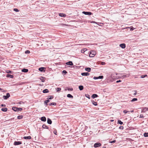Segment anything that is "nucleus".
<instances>
[{"label":"nucleus","instance_id":"obj_24","mask_svg":"<svg viewBox=\"0 0 148 148\" xmlns=\"http://www.w3.org/2000/svg\"><path fill=\"white\" fill-rule=\"evenodd\" d=\"M50 101L49 99H48L46 100H45L44 101V103L45 104V105H47V103L49 102Z\"/></svg>","mask_w":148,"mask_h":148},{"label":"nucleus","instance_id":"obj_45","mask_svg":"<svg viewBox=\"0 0 148 148\" xmlns=\"http://www.w3.org/2000/svg\"><path fill=\"white\" fill-rule=\"evenodd\" d=\"M30 53V51L29 50H27L25 51L26 53Z\"/></svg>","mask_w":148,"mask_h":148},{"label":"nucleus","instance_id":"obj_2","mask_svg":"<svg viewBox=\"0 0 148 148\" xmlns=\"http://www.w3.org/2000/svg\"><path fill=\"white\" fill-rule=\"evenodd\" d=\"M10 94L9 93H8L6 94V95L3 96V98L5 99H7L10 97Z\"/></svg>","mask_w":148,"mask_h":148},{"label":"nucleus","instance_id":"obj_6","mask_svg":"<svg viewBox=\"0 0 148 148\" xmlns=\"http://www.w3.org/2000/svg\"><path fill=\"white\" fill-rule=\"evenodd\" d=\"M119 46L123 49L125 48L126 47L124 43H122L120 44L119 45Z\"/></svg>","mask_w":148,"mask_h":148},{"label":"nucleus","instance_id":"obj_43","mask_svg":"<svg viewBox=\"0 0 148 148\" xmlns=\"http://www.w3.org/2000/svg\"><path fill=\"white\" fill-rule=\"evenodd\" d=\"M62 73H63L66 74L67 73V72L65 70H64L62 71Z\"/></svg>","mask_w":148,"mask_h":148},{"label":"nucleus","instance_id":"obj_14","mask_svg":"<svg viewBox=\"0 0 148 148\" xmlns=\"http://www.w3.org/2000/svg\"><path fill=\"white\" fill-rule=\"evenodd\" d=\"M45 69L44 67H41L39 68V70L40 71L42 72L45 71Z\"/></svg>","mask_w":148,"mask_h":148},{"label":"nucleus","instance_id":"obj_4","mask_svg":"<svg viewBox=\"0 0 148 148\" xmlns=\"http://www.w3.org/2000/svg\"><path fill=\"white\" fill-rule=\"evenodd\" d=\"M101 145V144L100 143H96L94 144V147L95 148L98 147H100Z\"/></svg>","mask_w":148,"mask_h":148},{"label":"nucleus","instance_id":"obj_37","mask_svg":"<svg viewBox=\"0 0 148 148\" xmlns=\"http://www.w3.org/2000/svg\"><path fill=\"white\" fill-rule=\"evenodd\" d=\"M98 77L99 79H102L103 78V76L102 75L99 76Z\"/></svg>","mask_w":148,"mask_h":148},{"label":"nucleus","instance_id":"obj_3","mask_svg":"<svg viewBox=\"0 0 148 148\" xmlns=\"http://www.w3.org/2000/svg\"><path fill=\"white\" fill-rule=\"evenodd\" d=\"M82 13L85 15H91L92 13L91 12H85L83 11L82 12Z\"/></svg>","mask_w":148,"mask_h":148},{"label":"nucleus","instance_id":"obj_56","mask_svg":"<svg viewBox=\"0 0 148 148\" xmlns=\"http://www.w3.org/2000/svg\"><path fill=\"white\" fill-rule=\"evenodd\" d=\"M102 148H106V147L105 146H103Z\"/></svg>","mask_w":148,"mask_h":148},{"label":"nucleus","instance_id":"obj_11","mask_svg":"<svg viewBox=\"0 0 148 148\" xmlns=\"http://www.w3.org/2000/svg\"><path fill=\"white\" fill-rule=\"evenodd\" d=\"M66 64L68 65H73V63L72 61H69L67 62Z\"/></svg>","mask_w":148,"mask_h":148},{"label":"nucleus","instance_id":"obj_18","mask_svg":"<svg viewBox=\"0 0 148 148\" xmlns=\"http://www.w3.org/2000/svg\"><path fill=\"white\" fill-rule=\"evenodd\" d=\"M45 78L44 77H41L40 78V79L41 81L42 82H45Z\"/></svg>","mask_w":148,"mask_h":148},{"label":"nucleus","instance_id":"obj_22","mask_svg":"<svg viewBox=\"0 0 148 148\" xmlns=\"http://www.w3.org/2000/svg\"><path fill=\"white\" fill-rule=\"evenodd\" d=\"M8 109L6 108H2L1 109V110L3 112H6L7 111Z\"/></svg>","mask_w":148,"mask_h":148},{"label":"nucleus","instance_id":"obj_35","mask_svg":"<svg viewBox=\"0 0 148 148\" xmlns=\"http://www.w3.org/2000/svg\"><path fill=\"white\" fill-rule=\"evenodd\" d=\"M147 76V75H141L140 77L141 78H144V77H146Z\"/></svg>","mask_w":148,"mask_h":148},{"label":"nucleus","instance_id":"obj_36","mask_svg":"<svg viewBox=\"0 0 148 148\" xmlns=\"http://www.w3.org/2000/svg\"><path fill=\"white\" fill-rule=\"evenodd\" d=\"M17 110H18V111L17 112H18L19 111H21L22 110V108H17Z\"/></svg>","mask_w":148,"mask_h":148},{"label":"nucleus","instance_id":"obj_20","mask_svg":"<svg viewBox=\"0 0 148 148\" xmlns=\"http://www.w3.org/2000/svg\"><path fill=\"white\" fill-rule=\"evenodd\" d=\"M6 77L12 78L13 77V76L12 75L8 74L6 75Z\"/></svg>","mask_w":148,"mask_h":148},{"label":"nucleus","instance_id":"obj_46","mask_svg":"<svg viewBox=\"0 0 148 148\" xmlns=\"http://www.w3.org/2000/svg\"><path fill=\"white\" fill-rule=\"evenodd\" d=\"M123 127L122 126H121L119 127V129L121 130H123Z\"/></svg>","mask_w":148,"mask_h":148},{"label":"nucleus","instance_id":"obj_48","mask_svg":"<svg viewBox=\"0 0 148 148\" xmlns=\"http://www.w3.org/2000/svg\"><path fill=\"white\" fill-rule=\"evenodd\" d=\"M115 142H116V140H113V141H110V143H115Z\"/></svg>","mask_w":148,"mask_h":148},{"label":"nucleus","instance_id":"obj_29","mask_svg":"<svg viewBox=\"0 0 148 148\" xmlns=\"http://www.w3.org/2000/svg\"><path fill=\"white\" fill-rule=\"evenodd\" d=\"M67 97L69 98H73V96L70 94H68L67 95Z\"/></svg>","mask_w":148,"mask_h":148},{"label":"nucleus","instance_id":"obj_10","mask_svg":"<svg viewBox=\"0 0 148 148\" xmlns=\"http://www.w3.org/2000/svg\"><path fill=\"white\" fill-rule=\"evenodd\" d=\"M59 16L62 17H65L66 16V15L64 13H60L59 14Z\"/></svg>","mask_w":148,"mask_h":148},{"label":"nucleus","instance_id":"obj_26","mask_svg":"<svg viewBox=\"0 0 148 148\" xmlns=\"http://www.w3.org/2000/svg\"><path fill=\"white\" fill-rule=\"evenodd\" d=\"M56 104V103H49V106H52V105H54L55 106Z\"/></svg>","mask_w":148,"mask_h":148},{"label":"nucleus","instance_id":"obj_59","mask_svg":"<svg viewBox=\"0 0 148 148\" xmlns=\"http://www.w3.org/2000/svg\"><path fill=\"white\" fill-rule=\"evenodd\" d=\"M94 22H95V21H93V23H94Z\"/></svg>","mask_w":148,"mask_h":148},{"label":"nucleus","instance_id":"obj_19","mask_svg":"<svg viewBox=\"0 0 148 148\" xmlns=\"http://www.w3.org/2000/svg\"><path fill=\"white\" fill-rule=\"evenodd\" d=\"M79 88L80 90H82L84 89V86L82 85L79 86Z\"/></svg>","mask_w":148,"mask_h":148},{"label":"nucleus","instance_id":"obj_51","mask_svg":"<svg viewBox=\"0 0 148 148\" xmlns=\"http://www.w3.org/2000/svg\"><path fill=\"white\" fill-rule=\"evenodd\" d=\"M53 133H54L56 135H57L56 134V133H57V131L56 130H54V131H53Z\"/></svg>","mask_w":148,"mask_h":148},{"label":"nucleus","instance_id":"obj_15","mask_svg":"<svg viewBox=\"0 0 148 148\" xmlns=\"http://www.w3.org/2000/svg\"><path fill=\"white\" fill-rule=\"evenodd\" d=\"M98 95H97V94H93L92 96H91V97L93 98V99H94L97 97H98Z\"/></svg>","mask_w":148,"mask_h":148},{"label":"nucleus","instance_id":"obj_47","mask_svg":"<svg viewBox=\"0 0 148 148\" xmlns=\"http://www.w3.org/2000/svg\"><path fill=\"white\" fill-rule=\"evenodd\" d=\"M93 79H98V77H93Z\"/></svg>","mask_w":148,"mask_h":148},{"label":"nucleus","instance_id":"obj_57","mask_svg":"<svg viewBox=\"0 0 148 148\" xmlns=\"http://www.w3.org/2000/svg\"><path fill=\"white\" fill-rule=\"evenodd\" d=\"M146 109H147L146 110L148 111V108H146Z\"/></svg>","mask_w":148,"mask_h":148},{"label":"nucleus","instance_id":"obj_27","mask_svg":"<svg viewBox=\"0 0 148 148\" xmlns=\"http://www.w3.org/2000/svg\"><path fill=\"white\" fill-rule=\"evenodd\" d=\"M92 102L93 104L95 106H96L97 105V102L95 101H92Z\"/></svg>","mask_w":148,"mask_h":148},{"label":"nucleus","instance_id":"obj_40","mask_svg":"<svg viewBox=\"0 0 148 148\" xmlns=\"http://www.w3.org/2000/svg\"><path fill=\"white\" fill-rule=\"evenodd\" d=\"M13 10L14 11H15L16 12H19V10H18V9H17V8H14Z\"/></svg>","mask_w":148,"mask_h":148},{"label":"nucleus","instance_id":"obj_42","mask_svg":"<svg viewBox=\"0 0 148 148\" xmlns=\"http://www.w3.org/2000/svg\"><path fill=\"white\" fill-rule=\"evenodd\" d=\"M12 71H9V70H8L6 71V72L8 73H12Z\"/></svg>","mask_w":148,"mask_h":148},{"label":"nucleus","instance_id":"obj_30","mask_svg":"<svg viewBox=\"0 0 148 148\" xmlns=\"http://www.w3.org/2000/svg\"><path fill=\"white\" fill-rule=\"evenodd\" d=\"M48 97H48L47 98V99H53V96H49Z\"/></svg>","mask_w":148,"mask_h":148},{"label":"nucleus","instance_id":"obj_34","mask_svg":"<svg viewBox=\"0 0 148 148\" xmlns=\"http://www.w3.org/2000/svg\"><path fill=\"white\" fill-rule=\"evenodd\" d=\"M144 135L145 137H148V133H145L144 134Z\"/></svg>","mask_w":148,"mask_h":148},{"label":"nucleus","instance_id":"obj_1","mask_svg":"<svg viewBox=\"0 0 148 148\" xmlns=\"http://www.w3.org/2000/svg\"><path fill=\"white\" fill-rule=\"evenodd\" d=\"M96 54L95 52L93 51H91L89 54V56L90 57H94Z\"/></svg>","mask_w":148,"mask_h":148},{"label":"nucleus","instance_id":"obj_12","mask_svg":"<svg viewBox=\"0 0 148 148\" xmlns=\"http://www.w3.org/2000/svg\"><path fill=\"white\" fill-rule=\"evenodd\" d=\"M21 71L22 72H24L25 73H27L28 72V70L27 69H26L24 68V69H22Z\"/></svg>","mask_w":148,"mask_h":148},{"label":"nucleus","instance_id":"obj_49","mask_svg":"<svg viewBox=\"0 0 148 148\" xmlns=\"http://www.w3.org/2000/svg\"><path fill=\"white\" fill-rule=\"evenodd\" d=\"M134 92H135V93H134L133 94L134 95H135L137 94V91L136 90H135Z\"/></svg>","mask_w":148,"mask_h":148},{"label":"nucleus","instance_id":"obj_17","mask_svg":"<svg viewBox=\"0 0 148 148\" xmlns=\"http://www.w3.org/2000/svg\"><path fill=\"white\" fill-rule=\"evenodd\" d=\"M17 108L15 107H13L12 108V110H13L15 112L18 111L17 110Z\"/></svg>","mask_w":148,"mask_h":148},{"label":"nucleus","instance_id":"obj_54","mask_svg":"<svg viewBox=\"0 0 148 148\" xmlns=\"http://www.w3.org/2000/svg\"><path fill=\"white\" fill-rule=\"evenodd\" d=\"M1 106H5V105H4V104H2V105H1Z\"/></svg>","mask_w":148,"mask_h":148},{"label":"nucleus","instance_id":"obj_13","mask_svg":"<svg viewBox=\"0 0 148 148\" xmlns=\"http://www.w3.org/2000/svg\"><path fill=\"white\" fill-rule=\"evenodd\" d=\"M47 123L49 124H51L52 123V121L49 118H48L47 120Z\"/></svg>","mask_w":148,"mask_h":148},{"label":"nucleus","instance_id":"obj_53","mask_svg":"<svg viewBox=\"0 0 148 148\" xmlns=\"http://www.w3.org/2000/svg\"><path fill=\"white\" fill-rule=\"evenodd\" d=\"M105 64V62H102V65H103V64Z\"/></svg>","mask_w":148,"mask_h":148},{"label":"nucleus","instance_id":"obj_50","mask_svg":"<svg viewBox=\"0 0 148 148\" xmlns=\"http://www.w3.org/2000/svg\"><path fill=\"white\" fill-rule=\"evenodd\" d=\"M0 90H1L2 92H4L5 90L1 88H0Z\"/></svg>","mask_w":148,"mask_h":148},{"label":"nucleus","instance_id":"obj_52","mask_svg":"<svg viewBox=\"0 0 148 148\" xmlns=\"http://www.w3.org/2000/svg\"><path fill=\"white\" fill-rule=\"evenodd\" d=\"M121 82V81L120 80H117L116 81V83H119V82Z\"/></svg>","mask_w":148,"mask_h":148},{"label":"nucleus","instance_id":"obj_5","mask_svg":"<svg viewBox=\"0 0 148 148\" xmlns=\"http://www.w3.org/2000/svg\"><path fill=\"white\" fill-rule=\"evenodd\" d=\"M21 144V141H15L14 143V145H20Z\"/></svg>","mask_w":148,"mask_h":148},{"label":"nucleus","instance_id":"obj_61","mask_svg":"<svg viewBox=\"0 0 148 148\" xmlns=\"http://www.w3.org/2000/svg\"><path fill=\"white\" fill-rule=\"evenodd\" d=\"M86 49H84V50H85Z\"/></svg>","mask_w":148,"mask_h":148},{"label":"nucleus","instance_id":"obj_41","mask_svg":"<svg viewBox=\"0 0 148 148\" xmlns=\"http://www.w3.org/2000/svg\"><path fill=\"white\" fill-rule=\"evenodd\" d=\"M61 88H57V92H59L60 91Z\"/></svg>","mask_w":148,"mask_h":148},{"label":"nucleus","instance_id":"obj_7","mask_svg":"<svg viewBox=\"0 0 148 148\" xmlns=\"http://www.w3.org/2000/svg\"><path fill=\"white\" fill-rule=\"evenodd\" d=\"M81 74L82 76H88L89 75V73L88 72H84L82 73Z\"/></svg>","mask_w":148,"mask_h":148},{"label":"nucleus","instance_id":"obj_31","mask_svg":"<svg viewBox=\"0 0 148 148\" xmlns=\"http://www.w3.org/2000/svg\"><path fill=\"white\" fill-rule=\"evenodd\" d=\"M85 96L86 97L88 98L89 99H90V96L88 94H85Z\"/></svg>","mask_w":148,"mask_h":148},{"label":"nucleus","instance_id":"obj_38","mask_svg":"<svg viewBox=\"0 0 148 148\" xmlns=\"http://www.w3.org/2000/svg\"><path fill=\"white\" fill-rule=\"evenodd\" d=\"M144 117L143 114H140V116H139L140 118H144Z\"/></svg>","mask_w":148,"mask_h":148},{"label":"nucleus","instance_id":"obj_32","mask_svg":"<svg viewBox=\"0 0 148 148\" xmlns=\"http://www.w3.org/2000/svg\"><path fill=\"white\" fill-rule=\"evenodd\" d=\"M128 77V75H123V76H122L123 78H125L126 77Z\"/></svg>","mask_w":148,"mask_h":148},{"label":"nucleus","instance_id":"obj_9","mask_svg":"<svg viewBox=\"0 0 148 148\" xmlns=\"http://www.w3.org/2000/svg\"><path fill=\"white\" fill-rule=\"evenodd\" d=\"M31 138V136H24L23 137V138L25 139H30Z\"/></svg>","mask_w":148,"mask_h":148},{"label":"nucleus","instance_id":"obj_33","mask_svg":"<svg viewBox=\"0 0 148 148\" xmlns=\"http://www.w3.org/2000/svg\"><path fill=\"white\" fill-rule=\"evenodd\" d=\"M118 123L121 125H122L123 124V122L122 121H121V120H118Z\"/></svg>","mask_w":148,"mask_h":148},{"label":"nucleus","instance_id":"obj_8","mask_svg":"<svg viewBox=\"0 0 148 148\" xmlns=\"http://www.w3.org/2000/svg\"><path fill=\"white\" fill-rule=\"evenodd\" d=\"M40 120L42 121L45 122L46 121V119L45 116H43L41 118Z\"/></svg>","mask_w":148,"mask_h":148},{"label":"nucleus","instance_id":"obj_60","mask_svg":"<svg viewBox=\"0 0 148 148\" xmlns=\"http://www.w3.org/2000/svg\"><path fill=\"white\" fill-rule=\"evenodd\" d=\"M86 49H84V50H85Z\"/></svg>","mask_w":148,"mask_h":148},{"label":"nucleus","instance_id":"obj_39","mask_svg":"<svg viewBox=\"0 0 148 148\" xmlns=\"http://www.w3.org/2000/svg\"><path fill=\"white\" fill-rule=\"evenodd\" d=\"M67 90L69 91H73V88H68Z\"/></svg>","mask_w":148,"mask_h":148},{"label":"nucleus","instance_id":"obj_23","mask_svg":"<svg viewBox=\"0 0 148 148\" xmlns=\"http://www.w3.org/2000/svg\"><path fill=\"white\" fill-rule=\"evenodd\" d=\"M42 92L44 93H46L48 92H49V90L47 89H46L43 90Z\"/></svg>","mask_w":148,"mask_h":148},{"label":"nucleus","instance_id":"obj_44","mask_svg":"<svg viewBox=\"0 0 148 148\" xmlns=\"http://www.w3.org/2000/svg\"><path fill=\"white\" fill-rule=\"evenodd\" d=\"M128 112V111H127L126 110H125L123 111V112L125 114H126V113H127Z\"/></svg>","mask_w":148,"mask_h":148},{"label":"nucleus","instance_id":"obj_16","mask_svg":"<svg viewBox=\"0 0 148 148\" xmlns=\"http://www.w3.org/2000/svg\"><path fill=\"white\" fill-rule=\"evenodd\" d=\"M85 70L86 71H88V72H90L91 71V69L90 68L88 67V68H85Z\"/></svg>","mask_w":148,"mask_h":148},{"label":"nucleus","instance_id":"obj_28","mask_svg":"<svg viewBox=\"0 0 148 148\" xmlns=\"http://www.w3.org/2000/svg\"><path fill=\"white\" fill-rule=\"evenodd\" d=\"M137 100H138V99H137V98H134L133 99L131 100V101L132 102H134V101H137Z\"/></svg>","mask_w":148,"mask_h":148},{"label":"nucleus","instance_id":"obj_58","mask_svg":"<svg viewBox=\"0 0 148 148\" xmlns=\"http://www.w3.org/2000/svg\"><path fill=\"white\" fill-rule=\"evenodd\" d=\"M14 119V118L13 119H11V120H12V119Z\"/></svg>","mask_w":148,"mask_h":148},{"label":"nucleus","instance_id":"obj_21","mask_svg":"<svg viewBox=\"0 0 148 148\" xmlns=\"http://www.w3.org/2000/svg\"><path fill=\"white\" fill-rule=\"evenodd\" d=\"M42 127L44 129H45V128H46V129H48V127L45 124H43L42 125Z\"/></svg>","mask_w":148,"mask_h":148},{"label":"nucleus","instance_id":"obj_25","mask_svg":"<svg viewBox=\"0 0 148 148\" xmlns=\"http://www.w3.org/2000/svg\"><path fill=\"white\" fill-rule=\"evenodd\" d=\"M23 117V116L22 115H19L17 116V119H22Z\"/></svg>","mask_w":148,"mask_h":148},{"label":"nucleus","instance_id":"obj_55","mask_svg":"<svg viewBox=\"0 0 148 148\" xmlns=\"http://www.w3.org/2000/svg\"><path fill=\"white\" fill-rule=\"evenodd\" d=\"M110 121L111 122H113V121H114V120H110Z\"/></svg>","mask_w":148,"mask_h":148}]
</instances>
